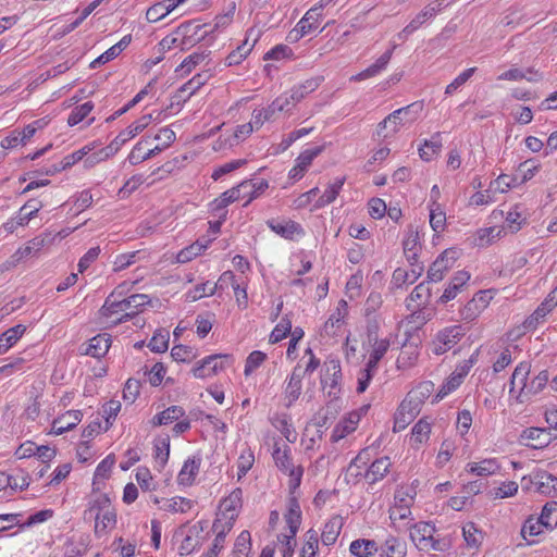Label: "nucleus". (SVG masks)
I'll use <instances>...</instances> for the list:
<instances>
[{
	"label": "nucleus",
	"mask_w": 557,
	"mask_h": 557,
	"mask_svg": "<svg viewBox=\"0 0 557 557\" xmlns=\"http://www.w3.org/2000/svg\"><path fill=\"white\" fill-rule=\"evenodd\" d=\"M321 17L319 8H311L297 24V35L305 36L318 27V21Z\"/></svg>",
	"instance_id": "nucleus-33"
},
{
	"label": "nucleus",
	"mask_w": 557,
	"mask_h": 557,
	"mask_svg": "<svg viewBox=\"0 0 557 557\" xmlns=\"http://www.w3.org/2000/svg\"><path fill=\"white\" fill-rule=\"evenodd\" d=\"M442 148L441 133H435L430 140H425L422 148L419 149L420 158L430 161Z\"/></svg>",
	"instance_id": "nucleus-39"
},
{
	"label": "nucleus",
	"mask_w": 557,
	"mask_h": 557,
	"mask_svg": "<svg viewBox=\"0 0 557 557\" xmlns=\"http://www.w3.org/2000/svg\"><path fill=\"white\" fill-rule=\"evenodd\" d=\"M435 527L429 522L416 523L410 529V540L419 550L445 552L449 547V543L445 539H435Z\"/></svg>",
	"instance_id": "nucleus-2"
},
{
	"label": "nucleus",
	"mask_w": 557,
	"mask_h": 557,
	"mask_svg": "<svg viewBox=\"0 0 557 557\" xmlns=\"http://www.w3.org/2000/svg\"><path fill=\"white\" fill-rule=\"evenodd\" d=\"M349 550L357 557H369L379 552V546L373 540L359 539L351 542Z\"/></svg>",
	"instance_id": "nucleus-29"
},
{
	"label": "nucleus",
	"mask_w": 557,
	"mask_h": 557,
	"mask_svg": "<svg viewBox=\"0 0 557 557\" xmlns=\"http://www.w3.org/2000/svg\"><path fill=\"white\" fill-rule=\"evenodd\" d=\"M531 483L536 486V490L542 495L548 497L557 496V478L547 471L539 470L531 476Z\"/></svg>",
	"instance_id": "nucleus-11"
},
{
	"label": "nucleus",
	"mask_w": 557,
	"mask_h": 557,
	"mask_svg": "<svg viewBox=\"0 0 557 557\" xmlns=\"http://www.w3.org/2000/svg\"><path fill=\"white\" fill-rule=\"evenodd\" d=\"M209 77L210 74L208 72L195 75L178 89V97L186 101L191 95H194L201 86L206 84Z\"/></svg>",
	"instance_id": "nucleus-26"
},
{
	"label": "nucleus",
	"mask_w": 557,
	"mask_h": 557,
	"mask_svg": "<svg viewBox=\"0 0 557 557\" xmlns=\"http://www.w3.org/2000/svg\"><path fill=\"white\" fill-rule=\"evenodd\" d=\"M209 53L205 52H195L188 55L182 64L176 69V72H182L183 74H189L193 69H195L201 61H203Z\"/></svg>",
	"instance_id": "nucleus-56"
},
{
	"label": "nucleus",
	"mask_w": 557,
	"mask_h": 557,
	"mask_svg": "<svg viewBox=\"0 0 557 557\" xmlns=\"http://www.w3.org/2000/svg\"><path fill=\"white\" fill-rule=\"evenodd\" d=\"M557 435H553L544 428H528L522 431L520 442L534 449L546 447Z\"/></svg>",
	"instance_id": "nucleus-7"
},
{
	"label": "nucleus",
	"mask_w": 557,
	"mask_h": 557,
	"mask_svg": "<svg viewBox=\"0 0 557 557\" xmlns=\"http://www.w3.org/2000/svg\"><path fill=\"white\" fill-rule=\"evenodd\" d=\"M499 468L496 459H484L480 462H469L466 471L479 476H485L496 473Z\"/></svg>",
	"instance_id": "nucleus-28"
},
{
	"label": "nucleus",
	"mask_w": 557,
	"mask_h": 557,
	"mask_svg": "<svg viewBox=\"0 0 557 557\" xmlns=\"http://www.w3.org/2000/svg\"><path fill=\"white\" fill-rule=\"evenodd\" d=\"M323 146L307 149L298 156L296 161L300 166H304V169L307 170L309 165L312 163L313 159L317 158L323 151Z\"/></svg>",
	"instance_id": "nucleus-64"
},
{
	"label": "nucleus",
	"mask_w": 557,
	"mask_h": 557,
	"mask_svg": "<svg viewBox=\"0 0 557 557\" xmlns=\"http://www.w3.org/2000/svg\"><path fill=\"white\" fill-rule=\"evenodd\" d=\"M418 349L412 345H404L400 355L397 358V368L407 369L414 364L418 359Z\"/></svg>",
	"instance_id": "nucleus-43"
},
{
	"label": "nucleus",
	"mask_w": 557,
	"mask_h": 557,
	"mask_svg": "<svg viewBox=\"0 0 557 557\" xmlns=\"http://www.w3.org/2000/svg\"><path fill=\"white\" fill-rule=\"evenodd\" d=\"M193 507V500L185 497H173L168 500V505L164 508L171 512H186Z\"/></svg>",
	"instance_id": "nucleus-60"
},
{
	"label": "nucleus",
	"mask_w": 557,
	"mask_h": 557,
	"mask_svg": "<svg viewBox=\"0 0 557 557\" xmlns=\"http://www.w3.org/2000/svg\"><path fill=\"white\" fill-rule=\"evenodd\" d=\"M185 414V410L181 406H171L162 412L156 414L151 423L153 426L166 425L173 421L178 420Z\"/></svg>",
	"instance_id": "nucleus-31"
},
{
	"label": "nucleus",
	"mask_w": 557,
	"mask_h": 557,
	"mask_svg": "<svg viewBox=\"0 0 557 557\" xmlns=\"http://www.w3.org/2000/svg\"><path fill=\"white\" fill-rule=\"evenodd\" d=\"M420 109L421 106L412 103L405 108L395 110L379 124L377 134L381 135L382 132L387 128L388 132L383 134V137H388L389 135L397 133L400 126L407 123H412L417 119L418 110Z\"/></svg>",
	"instance_id": "nucleus-3"
},
{
	"label": "nucleus",
	"mask_w": 557,
	"mask_h": 557,
	"mask_svg": "<svg viewBox=\"0 0 557 557\" xmlns=\"http://www.w3.org/2000/svg\"><path fill=\"white\" fill-rule=\"evenodd\" d=\"M44 207L42 202L38 199H29L18 211L17 216H27L25 225L36 216L38 211Z\"/></svg>",
	"instance_id": "nucleus-59"
},
{
	"label": "nucleus",
	"mask_w": 557,
	"mask_h": 557,
	"mask_svg": "<svg viewBox=\"0 0 557 557\" xmlns=\"http://www.w3.org/2000/svg\"><path fill=\"white\" fill-rule=\"evenodd\" d=\"M110 348V338L107 334H99L89 341L85 354L95 358L104 356Z\"/></svg>",
	"instance_id": "nucleus-30"
},
{
	"label": "nucleus",
	"mask_w": 557,
	"mask_h": 557,
	"mask_svg": "<svg viewBox=\"0 0 557 557\" xmlns=\"http://www.w3.org/2000/svg\"><path fill=\"white\" fill-rule=\"evenodd\" d=\"M404 253L410 263V265H414L413 261L418 260V255L420 251V243H419V234L416 231H410L408 236L403 243Z\"/></svg>",
	"instance_id": "nucleus-34"
},
{
	"label": "nucleus",
	"mask_w": 557,
	"mask_h": 557,
	"mask_svg": "<svg viewBox=\"0 0 557 557\" xmlns=\"http://www.w3.org/2000/svg\"><path fill=\"white\" fill-rule=\"evenodd\" d=\"M26 327L17 324L0 335V355L5 354L25 333Z\"/></svg>",
	"instance_id": "nucleus-27"
},
{
	"label": "nucleus",
	"mask_w": 557,
	"mask_h": 557,
	"mask_svg": "<svg viewBox=\"0 0 557 557\" xmlns=\"http://www.w3.org/2000/svg\"><path fill=\"white\" fill-rule=\"evenodd\" d=\"M321 84L320 77H314L307 79L301 85L294 87L290 90V98L293 103L299 102L301 99L306 97V95L314 91Z\"/></svg>",
	"instance_id": "nucleus-38"
},
{
	"label": "nucleus",
	"mask_w": 557,
	"mask_h": 557,
	"mask_svg": "<svg viewBox=\"0 0 557 557\" xmlns=\"http://www.w3.org/2000/svg\"><path fill=\"white\" fill-rule=\"evenodd\" d=\"M395 507L389 510V518L393 521L407 519L411 515L410 506L413 496L408 493L398 491L395 495Z\"/></svg>",
	"instance_id": "nucleus-15"
},
{
	"label": "nucleus",
	"mask_w": 557,
	"mask_h": 557,
	"mask_svg": "<svg viewBox=\"0 0 557 557\" xmlns=\"http://www.w3.org/2000/svg\"><path fill=\"white\" fill-rule=\"evenodd\" d=\"M256 42V39L253 40ZM255 44L249 45L246 40L242 46L237 47L236 50L232 51L227 58V65H236L239 64L251 51Z\"/></svg>",
	"instance_id": "nucleus-54"
},
{
	"label": "nucleus",
	"mask_w": 557,
	"mask_h": 557,
	"mask_svg": "<svg viewBox=\"0 0 557 557\" xmlns=\"http://www.w3.org/2000/svg\"><path fill=\"white\" fill-rule=\"evenodd\" d=\"M82 418L83 413L81 410H69L53 420L52 431L54 434L61 435L75 428L82 421Z\"/></svg>",
	"instance_id": "nucleus-13"
},
{
	"label": "nucleus",
	"mask_w": 557,
	"mask_h": 557,
	"mask_svg": "<svg viewBox=\"0 0 557 557\" xmlns=\"http://www.w3.org/2000/svg\"><path fill=\"white\" fill-rule=\"evenodd\" d=\"M382 557H406L407 546L404 541L395 536H388L379 548Z\"/></svg>",
	"instance_id": "nucleus-21"
},
{
	"label": "nucleus",
	"mask_w": 557,
	"mask_h": 557,
	"mask_svg": "<svg viewBox=\"0 0 557 557\" xmlns=\"http://www.w3.org/2000/svg\"><path fill=\"white\" fill-rule=\"evenodd\" d=\"M110 509H113L110 498L106 494H100L90 503L86 513H89L91 517L94 513L100 515L101 512H104V510Z\"/></svg>",
	"instance_id": "nucleus-57"
},
{
	"label": "nucleus",
	"mask_w": 557,
	"mask_h": 557,
	"mask_svg": "<svg viewBox=\"0 0 557 557\" xmlns=\"http://www.w3.org/2000/svg\"><path fill=\"white\" fill-rule=\"evenodd\" d=\"M530 373V364L527 363V362H521L519 363L512 375H511V380H510V393L513 392L515 387L516 386H520V396H527V387H528V383H527V377Z\"/></svg>",
	"instance_id": "nucleus-25"
},
{
	"label": "nucleus",
	"mask_w": 557,
	"mask_h": 557,
	"mask_svg": "<svg viewBox=\"0 0 557 557\" xmlns=\"http://www.w3.org/2000/svg\"><path fill=\"white\" fill-rule=\"evenodd\" d=\"M267 359V355L260 350H255L249 354L246 364H245V374L249 375L252 371H255L264 360Z\"/></svg>",
	"instance_id": "nucleus-63"
},
{
	"label": "nucleus",
	"mask_w": 557,
	"mask_h": 557,
	"mask_svg": "<svg viewBox=\"0 0 557 557\" xmlns=\"http://www.w3.org/2000/svg\"><path fill=\"white\" fill-rule=\"evenodd\" d=\"M289 532L296 535L301 523V510L298 500L292 497L288 502V512L285 515Z\"/></svg>",
	"instance_id": "nucleus-32"
},
{
	"label": "nucleus",
	"mask_w": 557,
	"mask_h": 557,
	"mask_svg": "<svg viewBox=\"0 0 557 557\" xmlns=\"http://www.w3.org/2000/svg\"><path fill=\"white\" fill-rule=\"evenodd\" d=\"M234 523L224 521L222 518L218 517L212 525L213 531L216 533L215 539L213 541L212 547L208 553H213L214 556L218 557L219 550L223 547L226 534L232 530Z\"/></svg>",
	"instance_id": "nucleus-22"
},
{
	"label": "nucleus",
	"mask_w": 557,
	"mask_h": 557,
	"mask_svg": "<svg viewBox=\"0 0 557 557\" xmlns=\"http://www.w3.org/2000/svg\"><path fill=\"white\" fill-rule=\"evenodd\" d=\"M150 302L148 295L134 294L129 297L117 299L115 293L110 294L100 308V314L111 318L114 314H122L113 323L120 324L136 317L143 308Z\"/></svg>",
	"instance_id": "nucleus-1"
},
{
	"label": "nucleus",
	"mask_w": 557,
	"mask_h": 557,
	"mask_svg": "<svg viewBox=\"0 0 557 557\" xmlns=\"http://www.w3.org/2000/svg\"><path fill=\"white\" fill-rule=\"evenodd\" d=\"M458 253L454 249H446L437 259L431 264L428 271V278L431 282H440L443 280L445 273L453 268Z\"/></svg>",
	"instance_id": "nucleus-6"
},
{
	"label": "nucleus",
	"mask_w": 557,
	"mask_h": 557,
	"mask_svg": "<svg viewBox=\"0 0 557 557\" xmlns=\"http://www.w3.org/2000/svg\"><path fill=\"white\" fill-rule=\"evenodd\" d=\"M342 380V367L338 359L329 358L324 364L321 374V384L323 388H329L327 394L337 398L339 393V382Z\"/></svg>",
	"instance_id": "nucleus-5"
},
{
	"label": "nucleus",
	"mask_w": 557,
	"mask_h": 557,
	"mask_svg": "<svg viewBox=\"0 0 557 557\" xmlns=\"http://www.w3.org/2000/svg\"><path fill=\"white\" fill-rule=\"evenodd\" d=\"M319 544L318 533L317 531L310 529L306 533V543L301 549V557H314L317 554Z\"/></svg>",
	"instance_id": "nucleus-52"
},
{
	"label": "nucleus",
	"mask_w": 557,
	"mask_h": 557,
	"mask_svg": "<svg viewBox=\"0 0 557 557\" xmlns=\"http://www.w3.org/2000/svg\"><path fill=\"white\" fill-rule=\"evenodd\" d=\"M53 239L54 236L50 232H45L30 239L24 247L18 248L14 253L20 261H22L30 255L38 252L46 245L51 244Z\"/></svg>",
	"instance_id": "nucleus-14"
},
{
	"label": "nucleus",
	"mask_w": 557,
	"mask_h": 557,
	"mask_svg": "<svg viewBox=\"0 0 557 557\" xmlns=\"http://www.w3.org/2000/svg\"><path fill=\"white\" fill-rule=\"evenodd\" d=\"M201 465V459L199 457H193L187 459L178 475H177V482L180 485L189 486L194 483L196 475L199 472Z\"/></svg>",
	"instance_id": "nucleus-18"
},
{
	"label": "nucleus",
	"mask_w": 557,
	"mask_h": 557,
	"mask_svg": "<svg viewBox=\"0 0 557 557\" xmlns=\"http://www.w3.org/2000/svg\"><path fill=\"white\" fill-rule=\"evenodd\" d=\"M433 392V383L432 382H422L413 389H411L408 394L410 398L416 400V404L422 405L426 398Z\"/></svg>",
	"instance_id": "nucleus-51"
},
{
	"label": "nucleus",
	"mask_w": 557,
	"mask_h": 557,
	"mask_svg": "<svg viewBox=\"0 0 557 557\" xmlns=\"http://www.w3.org/2000/svg\"><path fill=\"white\" fill-rule=\"evenodd\" d=\"M116 524V513L114 509L104 510V512L95 515V534L98 537L106 535Z\"/></svg>",
	"instance_id": "nucleus-20"
},
{
	"label": "nucleus",
	"mask_w": 557,
	"mask_h": 557,
	"mask_svg": "<svg viewBox=\"0 0 557 557\" xmlns=\"http://www.w3.org/2000/svg\"><path fill=\"white\" fill-rule=\"evenodd\" d=\"M292 331V321L286 315L282 318L281 322L274 327L270 335V342L272 344L281 342L283 338L287 336Z\"/></svg>",
	"instance_id": "nucleus-49"
},
{
	"label": "nucleus",
	"mask_w": 557,
	"mask_h": 557,
	"mask_svg": "<svg viewBox=\"0 0 557 557\" xmlns=\"http://www.w3.org/2000/svg\"><path fill=\"white\" fill-rule=\"evenodd\" d=\"M243 492L240 488H235L227 497H225L221 504V513L218 517L222 518L224 521H228L232 523L235 522L237 518V510L242 507L243 503Z\"/></svg>",
	"instance_id": "nucleus-10"
},
{
	"label": "nucleus",
	"mask_w": 557,
	"mask_h": 557,
	"mask_svg": "<svg viewBox=\"0 0 557 557\" xmlns=\"http://www.w3.org/2000/svg\"><path fill=\"white\" fill-rule=\"evenodd\" d=\"M470 280V273L467 271H458L454 277L450 280L447 288L444 290L440 300L442 302H447L454 299L457 294L461 290V288L468 283Z\"/></svg>",
	"instance_id": "nucleus-19"
},
{
	"label": "nucleus",
	"mask_w": 557,
	"mask_h": 557,
	"mask_svg": "<svg viewBox=\"0 0 557 557\" xmlns=\"http://www.w3.org/2000/svg\"><path fill=\"white\" fill-rule=\"evenodd\" d=\"M339 531L341 524L336 519L329 521L324 525V529L321 534L322 543L327 546L334 544L335 541L337 540Z\"/></svg>",
	"instance_id": "nucleus-48"
},
{
	"label": "nucleus",
	"mask_w": 557,
	"mask_h": 557,
	"mask_svg": "<svg viewBox=\"0 0 557 557\" xmlns=\"http://www.w3.org/2000/svg\"><path fill=\"white\" fill-rule=\"evenodd\" d=\"M446 222V214L440 208L437 201H433L430 209V225L435 232L444 230Z\"/></svg>",
	"instance_id": "nucleus-47"
},
{
	"label": "nucleus",
	"mask_w": 557,
	"mask_h": 557,
	"mask_svg": "<svg viewBox=\"0 0 557 557\" xmlns=\"http://www.w3.org/2000/svg\"><path fill=\"white\" fill-rule=\"evenodd\" d=\"M273 459L276 467L290 476V488H297L300 485L304 469L301 467H294L290 458V448L287 445H284L282 448L275 444Z\"/></svg>",
	"instance_id": "nucleus-4"
},
{
	"label": "nucleus",
	"mask_w": 557,
	"mask_h": 557,
	"mask_svg": "<svg viewBox=\"0 0 557 557\" xmlns=\"http://www.w3.org/2000/svg\"><path fill=\"white\" fill-rule=\"evenodd\" d=\"M151 119V114L143 115L138 121L122 131L106 149H109L111 153L115 152L122 145L141 133L149 125Z\"/></svg>",
	"instance_id": "nucleus-8"
},
{
	"label": "nucleus",
	"mask_w": 557,
	"mask_h": 557,
	"mask_svg": "<svg viewBox=\"0 0 557 557\" xmlns=\"http://www.w3.org/2000/svg\"><path fill=\"white\" fill-rule=\"evenodd\" d=\"M249 182H242L236 187H233L226 191H224L218 199L214 200L215 208L222 209L227 207L230 203L238 200L242 196V189L249 187Z\"/></svg>",
	"instance_id": "nucleus-36"
},
{
	"label": "nucleus",
	"mask_w": 557,
	"mask_h": 557,
	"mask_svg": "<svg viewBox=\"0 0 557 557\" xmlns=\"http://www.w3.org/2000/svg\"><path fill=\"white\" fill-rule=\"evenodd\" d=\"M169 346V332L159 331L150 339L148 347L154 352H164Z\"/></svg>",
	"instance_id": "nucleus-58"
},
{
	"label": "nucleus",
	"mask_w": 557,
	"mask_h": 557,
	"mask_svg": "<svg viewBox=\"0 0 557 557\" xmlns=\"http://www.w3.org/2000/svg\"><path fill=\"white\" fill-rule=\"evenodd\" d=\"M210 243H211V239H209V238H206V237L199 238L198 240H196L188 247H185L177 253V256H176L177 262L186 263V262L193 260L195 257L199 256L201 253V251H203L209 246Z\"/></svg>",
	"instance_id": "nucleus-24"
},
{
	"label": "nucleus",
	"mask_w": 557,
	"mask_h": 557,
	"mask_svg": "<svg viewBox=\"0 0 557 557\" xmlns=\"http://www.w3.org/2000/svg\"><path fill=\"white\" fill-rule=\"evenodd\" d=\"M465 335V329L461 325H454L446 327L437 333V338L443 345L448 346L450 349L454 347Z\"/></svg>",
	"instance_id": "nucleus-37"
},
{
	"label": "nucleus",
	"mask_w": 557,
	"mask_h": 557,
	"mask_svg": "<svg viewBox=\"0 0 557 557\" xmlns=\"http://www.w3.org/2000/svg\"><path fill=\"white\" fill-rule=\"evenodd\" d=\"M163 150L162 147L156 146L152 149H149L146 152H143L141 143H138L132 150V152L128 156V160L132 164H138L145 160L151 159L152 157L157 156L159 152Z\"/></svg>",
	"instance_id": "nucleus-44"
},
{
	"label": "nucleus",
	"mask_w": 557,
	"mask_h": 557,
	"mask_svg": "<svg viewBox=\"0 0 557 557\" xmlns=\"http://www.w3.org/2000/svg\"><path fill=\"white\" fill-rule=\"evenodd\" d=\"M267 225L273 231L275 234L280 235L283 238L286 239H293L294 235H300L304 234V230L301 226L292 221V220H268Z\"/></svg>",
	"instance_id": "nucleus-12"
},
{
	"label": "nucleus",
	"mask_w": 557,
	"mask_h": 557,
	"mask_svg": "<svg viewBox=\"0 0 557 557\" xmlns=\"http://www.w3.org/2000/svg\"><path fill=\"white\" fill-rule=\"evenodd\" d=\"M392 462L388 457L376 459L371 463L368 471L364 474L366 480L370 484H374L379 480H382L389 471Z\"/></svg>",
	"instance_id": "nucleus-23"
},
{
	"label": "nucleus",
	"mask_w": 557,
	"mask_h": 557,
	"mask_svg": "<svg viewBox=\"0 0 557 557\" xmlns=\"http://www.w3.org/2000/svg\"><path fill=\"white\" fill-rule=\"evenodd\" d=\"M475 70V67H470L463 71L461 74H459L449 85L446 86L445 94L453 95L455 90H457L460 86L468 82V79L473 75Z\"/></svg>",
	"instance_id": "nucleus-62"
},
{
	"label": "nucleus",
	"mask_w": 557,
	"mask_h": 557,
	"mask_svg": "<svg viewBox=\"0 0 557 557\" xmlns=\"http://www.w3.org/2000/svg\"><path fill=\"white\" fill-rule=\"evenodd\" d=\"M430 433L431 424L425 419H420L412 428L411 440L421 445L429 440Z\"/></svg>",
	"instance_id": "nucleus-46"
},
{
	"label": "nucleus",
	"mask_w": 557,
	"mask_h": 557,
	"mask_svg": "<svg viewBox=\"0 0 557 557\" xmlns=\"http://www.w3.org/2000/svg\"><path fill=\"white\" fill-rule=\"evenodd\" d=\"M462 534L467 545L470 548H478L481 545L482 536L480 531L475 528L474 523H467L462 528Z\"/></svg>",
	"instance_id": "nucleus-50"
},
{
	"label": "nucleus",
	"mask_w": 557,
	"mask_h": 557,
	"mask_svg": "<svg viewBox=\"0 0 557 557\" xmlns=\"http://www.w3.org/2000/svg\"><path fill=\"white\" fill-rule=\"evenodd\" d=\"M304 371L300 366H296L288 379V382L285 387V397L288 399L287 406H290L295 403L300 394L302 388Z\"/></svg>",
	"instance_id": "nucleus-17"
},
{
	"label": "nucleus",
	"mask_w": 557,
	"mask_h": 557,
	"mask_svg": "<svg viewBox=\"0 0 557 557\" xmlns=\"http://www.w3.org/2000/svg\"><path fill=\"white\" fill-rule=\"evenodd\" d=\"M389 339H377L374 338L373 345H372V351L370 354L369 360L367 363L370 364V368H377L380 360L384 357L386 351L389 348Z\"/></svg>",
	"instance_id": "nucleus-40"
},
{
	"label": "nucleus",
	"mask_w": 557,
	"mask_h": 557,
	"mask_svg": "<svg viewBox=\"0 0 557 557\" xmlns=\"http://www.w3.org/2000/svg\"><path fill=\"white\" fill-rule=\"evenodd\" d=\"M436 13V9L426 5L403 30L399 37H406L417 30L425 21L432 18Z\"/></svg>",
	"instance_id": "nucleus-35"
},
{
	"label": "nucleus",
	"mask_w": 557,
	"mask_h": 557,
	"mask_svg": "<svg viewBox=\"0 0 557 557\" xmlns=\"http://www.w3.org/2000/svg\"><path fill=\"white\" fill-rule=\"evenodd\" d=\"M540 522L546 529H554L557 525V502L547 503L541 512Z\"/></svg>",
	"instance_id": "nucleus-41"
},
{
	"label": "nucleus",
	"mask_w": 557,
	"mask_h": 557,
	"mask_svg": "<svg viewBox=\"0 0 557 557\" xmlns=\"http://www.w3.org/2000/svg\"><path fill=\"white\" fill-rule=\"evenodd\" d=\"M170 455V436L159 437L154 442V458L163 467Z\"/></svg>",
	"instance_id": "nucleus-45"
},
{
	"label": "nucleus",
	"mask_w": 557,
	"mask_h": 557,
	"mask_svg": "<svg viewBox=\"0 0 557 557\" xmlns=\"http://www.w3.org/2000/svg\"><path fill=\"white\" fill-rule=\"evenodd\" d=\"M228 358L227 355H211L198 362L193 369V374L199 379L214 375L224 368L222 359L227 360Z\"/></svg>",
	"instance_id": "nucleus-9"
},
{
	"label": "nucleus",
	"mask_w": 557,
	"mask_h": 557,
	"mask_svg": "<svg viewBox=\"0 0 557 557\" xmlns=\"http://www.w3.org/2000/svg\"><path fill=\"white\" fill-rule=\"evenodd\" d=\"M246 163H247L246 159H238V160H233L231 162H227V163L221 165L220 168H218L216 170H214V172L212 173V178L214 181H216L221 176L242 168Z\"/></svg>",
	"instance_id": "nucleus-61"
},
{
	"label": "nucleus",
	"mask_w": 557,
	"mask_h": 557,
	"mask_svg": "<svg viewBox=\"0 0 557 557\" xmlns=\"http://www.w3.org/2000/svg\"><path fill=\"white\" fill-rule=\"evenodd\" d=\"M345 178H337L333 184H331L325 191L321 195V197L317 201L318 207H324L326 205L332 203L336 197L338 196Z\"/></svg>",
	"instance_id": "nucleus-42"
},
{
	"label": "nucleus",
	"mask_w": 557,
	"mask_h": 557,
	"mask_svg": "<svg viewBox=\"0 0 557 557\" xmlns=\"http://www.w3.org/2000/svg\"><path fill=\"white\" fill-rule=\"evenodd\" d=\"M394 49H395V46L392 49H389L388 51L384 52L369 67H367L362 72L358 73L357 75L352 76L351 79L356 81V82H361V81L377 76L382 71H384L386 69V66L392 58Z\"/></svg>",
	"instance_id": "nucleus-16"
},
{
	"label": "nucleus",
	"mask_w": 557,
	"mask_h": 557,
	"mask_svg": "<svg viewBox=\"0 0 557 557\" xmlns=\"http://www.w3.org/2000/svg\"><path fill=\"white\" fill-rule=\"evenodd\" d=\"M520 184V180L517 176L502 174L491 183V187H494L495 190L500 193H506L509 188L516 187Z\"/></svg>",
	"instance_id": "nucleus-53"
},
{
	"label": "nucleus",
	"mask_w": 557,
	"mask_h": 557,
	"mask_svg": "<svg viewBox=\"0 0 557 557\" xmlns=\"http://www.w3.org/2000/svg\"><path fill=\"white\" fill-rule=\"evenodd\" d=\"M94 109V104L91 101H87L82 106L76 107L70 114L67 119V123L71 126H74L81 123Z\"/></svg>",
	"instance_id": "nucleus-55"
}]
</instances>
